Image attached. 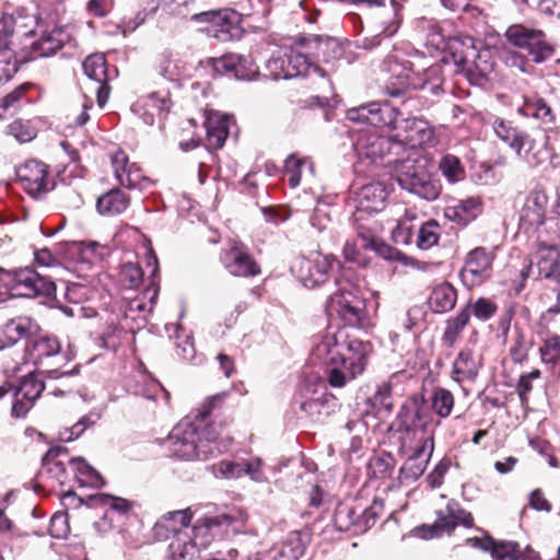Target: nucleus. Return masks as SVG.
<instances>
[{
  "label": "nucleus",
  "instance_id": "1",
  "mask_svg": "<svg viewBox=\"0 0 560 560\" xmlns=\"http://www.w3.org/2000/svg\"><path fill=\"white\" fill-rule=\"evenodd\" d=\"M225 397L226 393L209 397L196 411L173 428L167 441L174 456L185 460H208L222 453L221 443L218 441L220 432L209 418Z\"/></svg>",
  "mask_w": 560,
  "mask_h": 560
},
{
  "label": "nucleus",
  "instance_id": "2",
  "mask_svg": "<svg viewBox=\"0 0 560 560\" xmlns=\"http://www.w3.org/2000/svg\"><path fill=\"white\" fill-rule=\"evenodd\" d=\"M448 51L457 71L474 85H481L494 71L492 50L469 35L454 36L448 40Z\"/></svg>",
  "mask_w": 560,
  "mask_h": 560
},
{
  "label": "nucleus",
  "instance_id": "3",
  "mask_svg": "<svg viewBox=\"0 0 560 560\" xmlns=\"http://www.w3.org/2000/svg\"><path fill=\"white\" fill-rule=\"evenodd\" d=\"M383 70L393 74V80L386 83L384 91L388 96L400 97L410 90H419L439 95L442 92L441 68L432 66L421 73H415L402 67L396 56L388 55L383 61Z\"/></svg>",
  "mask_w": 560,
  "mask_h": 560
},
{
  "label": "nucleus",
  "instance_id": "4",
  "mask_svg": "<svg viewBox=\"0 0 560 560\" xmlns=\"http://www.w3.org/2000/svg\"><path fill=\"white\" fill-rule=\"evenodd\" d=\"M221 520L228 524L231 523L230 516L222 515L205 518L196 523L190 530L173 528L174 538L168 546L172 559H192L199 550L208 548L213 539L212 528L220 526Z\"/></svg>",
  "mask_w": 560,
  "mask_h": 560
},
{
  "label": "nucleus",
  "instance_id": "5",
  "mask_svg": "<svg viewBox=\"0 0 560 560\" xmlns=\"http://www.w3.org/2000/svg\"><path fill=\"white\" fill-rule=\"evenodd\" d=\"M345 355L341 368L335 366L327 372V382L331 387H343L365 371L369 357L373 351L371 342L352 337L345 331Z\"/></svg>",
  "mask_w": 560,
  "mask_h": 560
},
{
  "label": "nucleus",
  "instance_id": "6",
  "mask_svg": "<svg viewBox=\"0 0 560 560\" xmlns=\"http://www.w3.org/2000/svg\"><path fill=\"white\" fill-rule=\"evenodd\" d=\"M0 283L13 294L26 298L51 296L56 292V284L32 268L7 270L0 267Z\"/></svg>",
  "mask_w": 560,
  "mask_h": 560
},
{
  "label": "nucleus",
  "instance_id": "7",
  "mask_svg": "<svg viewBox=\"0 0 560 560\" xmlns=\"http://www.w3.org/2000/svg\"><path fill=\"white\" fill-rule=\"evenodd\" d=\"M384 511L383 501L374 500L370 506L362 508L353 503L342 502L334 513V523L340 532L362 534L371 528Z\"/></svg>",
  "mask_w": 560,
  "mask_h": 560
},
{
  "label": "nucleus",
  "instance_id": "8",
  "mask_svg": "<svg viewBox=\"0 0 560 560\" xmlns=\"http://www.w3.org/2000/svg\"><path fill=\"white\" fill-rule=\"evenodd\" d=\"M504 36L511 45L526 50L536 63L545 62L555 54L553 45L541 30L513 24L506 28Z\"/></svg>",
  "mask_w": 560,
  "mask_h": 560
},
{
  "label": "nucleus",
  "instance_id": "9",
  "mask_svg": "<svg viewBox=\"0 0 560 560\" xmlns=\"http://www.w3.org/2000/svg\"><path fill=\"white\" fill-rule=\"evenodd\" d=\"M396 179L402 189L423 199L435 200L440 196V183L432 178L423 164L410 160L400 162Z\"/></svg>",
  "mask_w": 560,
  "mask_h": 560
},
{
  "label": "nucleus",
  "instance_id": "10",
  "mask_svg": "<svg viewBox=\"0 0 560 560\" xmlns=\"http://www.w3.org/2000/svg\"><path fill=\"white\" fill-rule=\"evenodd\" d=\"M433 418L423 397H411L400 409L397 417V430L401 438L419 442L420 436L433 435L428 433V427Z\"/></svg>",
  "mask_w": 560,
  "mask_h": 560
},
{
  "label": "nucleus",
  "instance_id": "11",
  "mask_svg": "<svg viewBox=\"0 0 560 560\" xmlns=\"http://www.w3.org/2000/svg\"><path fill=\"white\" fill-rule=\"evenodd\" d=\"M354 150L360 158L372 163L385 160L384 163L390 165L398 162L397 156L404 150V145L398 139L381 136L375 131H364L354 142Z\"/></svg>",
  "mask_w": 560,
  "mask_h": 560
},
{
  "label": "nucleus",
  "instance_id": "12",
  "mask_svg": "<svg viewBox=\"0 0 560 560\" xmlns=\"http://www.w3.org/2000/svg\"><path fill=\"white\" fill-rule=\"evenodd\" d=\"M365 302L360 290L347 283L332 293L326 304V311L330 316L339 317L346 325L358 326L364 315Z\"/></svg>",
  "mask_w": 560,
  "mask_h": 560
},
{
  "label": "nucleus",
  "instance_id": "13",
  "mask_svg": "<svg viewBox=\"0 0 560 560\" xmlns=\"http://www.w3.org/2000/svg\"><path fill=\"white\" fill-rule=\"evenodd\" d=\"M27 352L33 362L49 378H68L74 374V370L59 371V363H62L66 357L60 353V343L57 338H39L32 346L27 347Z\"/></svg>",
  "mask_w": 560,
  "mask_h": 560
},
{
  "label": "nucleus",
  "instance_id": "14",
  "mask_svg": "<svg viewBox=\"0 0 560 560\" xmlns=\"http://www.w3.org/2000/svg\"><path fill=\"white\" fill-rule=\"evenodd\" d=\"M407 438H400V448L407 454V460L400 471L405 478L418 479L427 469L434 450L433 435L420 436L416 444Z\"/></svg>",
  "mask_w": 560,
  "mask_h": 560
},
{
  "label": "nucleus",
  "instance_id": "15",
  "mask_svg": "<svg viewBox=\"0 0 560 560\" xmlns=\"http://www.w3.org/2000/svg\"><path fill=\"white\" fill-rule=\"evenodd\" d=\"M220 261L224 269L234 277H256L260 273V266L249 254L247 246L238 241H231L220 254Z\"/></svg>",
  "mask_w": 560,
  "mask_h": 560
},
{
  "label": "nucleus",
  "instance_id": "16",
  "mask_svg": "<svg viewBox=\"0 0 560 560\" xmlns=\"http://www.w3.org/2000/svg\"><path fill=\"white\" fill-rule=\"evenodd\" d=\"M495 258L494 248L476 247L465 258L460 277L466 285L476 287L491 277L492 264Z\"/></svg>",
  "mask_w": 560,
  "mask_h": 560
},
{
  "label": "nucleus",
  "instance_id": "17",
  "mask_svg": "<svg viewBox=\"0 0 560 560\" xmlns=\"http://www.w3.org/2000/svg\"><path fill=\"white\" fill-rule=\"evenodd\" d=\"M332 264V256L324 255L320 252H312L310 255L299 258L293 269L296 270L298 277L304 287L314 288L328 279Z\"/></svg>",
  "mask_w": 560,
  "mask_h": 560
},
{
  "label": "nucleus",
  "instance_id": "18",
  "mask_svg": "<svg viewBox=\"0 0 560 560\" xmlns=\"http://www.w3.org/2000/svg\"><path fill=\"white\" fill-rule=\"evenodd\" d=\"M345 330L324 336L312 349L311 360L327 366V372L335 366L341 368L342 355H345L343 341Z\"/></svg>",
  "mask_w": 560,
  "mask_h": 560
},
{
  "label": "nucleus",
  "instance_id": "19",
  "mask_svg": "<svg viewBox=\"0 0 560 560\" xmlns=\"http://www.w3.org/2000/svg\"><path fill=\"white\" fill-rule=\"evenodd\" d=\"M347 118L355 122H366L372 126L396 127V109L387 103L371 102L350 108Z\"/></svg>",
  "mask_w": 560,
  "mask_h": 560
},
{
  "label": "nucleus",
  "instance_id": "20",
  "mask_svg": "<svg viewBox=\"0 0 560 560\" xmlns=\"http://www.w3.org/2000/svg\"><path fill=\"white\" fill-rule=\"evenodd\" d=\"M388 196L387 187L380 183H370L355 189L352 194V201L355 207L354 218L359 222L362 212L381 211Z\"/></svg>",
  "mask_w": 560,
  "mask_h": 560
},
{
  "label": "nucleus",
  "instance_id": "21",
  "mask_svg": "<svg viewBox=\"0 0 560 560\" xmlns=\"http://www.w3.org/2000/svg\"><path fill=\"white\" fill-rule=\"evenodd\" d=\"M548 197L541 187H535L526 196L520 209V226L525 231L539 228L546 219Z\"/></svg>",
  "mask_w": 560,
  "mask_h": 560
},
{
  "label": "nucleus",
  "instance_id": "22",
  "mask_svg": "<svg viewBox=\"0 0 560 560\" xmlns=\"http://www.w3.org/2000/svg\"><path fill=\"white\" fill-rule=\"evenodd\" d=\"M215 72L230 75L238 80H253L258 74V67L252 57L237 54H228L213 61Z\"/></svg>",
  "mask_w": 560,
  "mask_h": 560
},
{
  "label": "nucleus",
  "instance_id": "23",
  "mask_svg": "<svg viewBox=\"0 0 560 560\" xmlns=\"http://www.w3.org/2000/svg\"><path fill=\"white\" fill-rule=\"evenodd\" d=\"M84 74L95 84L94 91L97 96V103L103 107L109 96V85L106 59L103 54H92L82 62Z\"/></svg>",
  "mask_w": 560,
  "mask_h": 560
},
{
  "label": "nucleus",
  "instance_id": "24",
  "mask_svg": "<svg viewBox=\"0 0 560 560\" xmlns=\"http://www.w3.org/2000/svg\"><path fill=\"white\" fill-rule=\"evenodd\" d=\"M70 34L62 27H55L51 31H45L38 39L32 43L28 51V59L49 57L60 50L69 40Z\"/></svg>",
  "mask_w": 560,
  "mask_h": 560
},
{
  "label": "nucleus",
  "instance_id": "25",
  "mask_svg": "<svg viewBox=\"0 0 560 560\" xmlns=\"http://www.w3.org/2000/svg\"><path fill=\"white\" fill-rule=\"evenodd\" d=\"M474 547L490 551L494 560H532L529 552L521 550L515 541H497L492 537L469 539Z\"/></svg>",
  "mask_w": 560,
  "mask_h": 560
},
{
  "label": "nucleus",
  "instance_id": "26",
  "mask_svg": "<svg viewBox=\"0 0 560 560\" xmlns=\"http://www.w3.org/2000/svg\"><path fill=\"white\" fill-rule=\"evenodd\" d=\"M110 161L115 177L121 186L130 189L142 188V184L148 180L140 167L129 162L124 151L117 150L114 152L110 155Z\"/></svg>",
  "mask_w": 560,
  "mask_h": 560
},
{
  "label": "nucleus",
  "instance_id": "27",
  "mask_svg": "<svg viewBox=\"0 0 560 560\" xmlns=\"http://www.w3.org/2000/svg\"><path fill=\"white\" fill-rule=\"evenodd\" d=\"M231 14L224 11H201L194 12L191 20L198 23H208L207 32L219 42L232 39L234 22Z\"/></svg>",
  "mask_w": 560,
  "mask_h": 560
},
{
  "label": "nucleus",
  "instance_id": "28",
  "mask_svg": "<svg viewBox=\"0 0 560 560\" xmlns=\"http://www.w3.org/2000/svg\"><path fill=\"white\" fill-rule=\"evenodd\" d=\"M47 165L37 160H30L18 170L23 188L34 197L47 190Z\"/></svg>",
  "mask_w": 560,
  "mask_h": 560
},
{
  "label": "nucleus",
  "instance_id": "29",
  "mask_svg": "<svg viewBox=\"0 0 560 560\" xmlns=\"http://www.w3.org/2000/svg\"><path fill=\"white\" fill-rule=\"evenodd\" d=\"M396 130H405L406 135L398 139L409 144L410 147L423 145L433 141L434 132L428 126V124L421 119L411 118V119H398V113L396 112V127H393Z\"/></svg>",
  "mask_w": 560,
  "mask_h": 560
},
{
  "label": "nucleus",
  "instance_id": "30",
  "mask_svg": "<svg viewBox=\"0 0 560 560\" xmlns=\"http://www.w3.org/2000/svg\"><path fill=\"white\" fill-rule=\"evenodd\" d=\"M172 106L168 92H152L141 101V117L147 125L152 126L156 120H164Z\"/></svg>",
  "mask_w": 560,
  "mask_h": 560
},
{
  "label": "nucleus",
  "instance_id": "31",
  "mask_svg": "<svg viewBox=\"0 0 560 560\" xmlns=\"http://www.w3.org/2000/svg\"><path fill=\"white\" fill-rule=\"evenodd\" d=\"M380 32L373 36L364 37L358 47L370 50L381 45L382 35L390 37L399 28L400 20L398 16V8L395 1L392 2L390 8H384L380 12Z\"/></svg>",
  "mask_w": 560,
  "mask_h": 560
},
{
  "label": "nucleus",
  "instance_id": "32",
  "mask_svg": "<svg viewBox=\"0 0 560 560\" xmlns=\"http://www.w3.org/2000/svg\"><path fill=\"white\" fill-rule=\"evenodd\" d=\"M192 515L190 508L167 512L155 523L153 527L154 536L160 540L173 539V528L188 529Z\"/></svg>",
  "mask_w": 560,
  "mask_h": 560
},
{
  "label": "nucleus",
  "instance_id": "33",
  "mask_svg": "<svg viewBox=\"0 0 560 560\" xmlns=\"http://www.w3.org/2000/svg\"><path fill=\"white\" fill-rule=\"evenodd\" d=\"M288 58L287 67L290 72V79L295 77H318L326 85H329V80L326 79L325 71L317 65L310 61V59L302 52L294 49H285Z\"/></svg>",
  "mask_w": 560,
  "mask_h": 560
},
{
  "label": "nucleus",
  "instance_id": "34",
  "mask_svg": "<svg viewBox=\"0 0 560 560\" xmlns=\"http://www.w3.org/2000/svg\"><path fill=\"white\" fill-rule=\"evenodd\" d=\"M514 152L530 167L541 165L549 158L546 139L538 141L527 133L523 135L520 141V149H514Z\"/></svg>",
  "mask_w": 560,
  "mask_h": 560
},
{
  "label": "nucleus",
  "instance_id": "35",
  "mask_svg": "<svg viewBox=\"0 0 560 560\" xmlns=\"http://www.w3.org/2000/svg\"><path fill=\"white\" fill-rule=\"evenodd\" d=\"M482 211V201L479 197H468L459 200L456 205L448 206L444 210V215L450 221L459 225H467L474 221Z\"/></svg>",
  "mask_w": 560,
  "mask_h": 560
},
{
  "label": "nucleus",
  "instance_id": "36",
  "mask_svg": "<svg viewBox=\"0 0 560 560\" xmlns=\"http://www.w3.org/2000/svg\"><path fill=\"white\" fill-rule=\"evenodd\" d=\"M159 289L155 285L148 288L143 293L126 299L124 304V312L126 317L131 319L142 318L145 319L147 315L150 314L154 307Z\"/></svg>",
  "mask_w": 560,
  "mask_h": 560
},
{
  "label": "nucleus",
  "instance_id": "37",
  "mask_svg": "<svg viewBox=\"0 0 560 560\" xmlns=\"http://www.w3.org/2000/svg\"><path fill=\"white\" fill-rule=\"evenodd\" d=\"M479 362L475 359L470 349H463L456 355L451 377L458 384L464 382H474L479 372Z\"/></svg>",
  "mask_w": 560,
  "mask_h": 560
},
{
  "label": "nucleus",
  "instance_id": "38",
  "mask_svg": "<svg viewBox=\"0 0 560 560\" xmlns=\"http://www.w3.org/2000/svg\"><path fill=\"white\" fill-rule=\"evenodd\" d=\"M457 301V291L448 282L436 284L428 299V305L433 313L442 314L452 311Z\"/></svg>",
  "mask_w": 560,
  "mask_h": 560
},
{
  "label": "nucleus",
  "instance_id": "39",
  "mask_svg": "<svg viewBox=\"0 0 560 560\" xmlns=\"http://www.w3.org/2000/svg\"><path fill=\"white\" fill-rule=\"evenodd\" d=\"M537 278H545L559 281L560 279V255L556 247H540L537 252Z\"/></svg>",
  "mask_w": 560,
  "mask_h": 560
},
{
  "label": "nucleus",
  "instance_id": "40",
  "mask_svg": "<svg viewBox=\"0 0 560 560\" xmlns=\"http://www.w3.org/2000/svg\"><path fill=\"white\" fill-rule=\"evenodd\" d=\"M229 117L218 113L210 114L206 119L207 145L221 149L229 136Z\"/></svg>",
  "mask_w": 560,
  "mask_h": 560
},
{
  "label": "nucleus",
  "instance_id": "41",
  "mask_svg": "<svg viewBox=\"0 0 560 560\" xmlns=\"http://www.w3.org/2000/svg\"><path fill=\"white\" fill-rule=\"evenodd\" d=\"M130 203V198L118 188L110 189L98 197L97 211L103 215H117L122 213Z\"/></svg>",
  "mask_w": 560,
  "mask_h": 560
},
{
  "label": "nucleus",
  "instance_id": "42",
  "mask_svg": "<svg viewBox=\"0 0 560 560\" xmlns=\"http://www.w3.org/2000/svg\"><path fill=\"white\" fill-rule=\"evenodd\" d=\"M518 113L525 117H532L544 124H552L556 116L547 102L537 95L525 96L523 105L518 108Z\"/></svg>",
  "mask_w": 560,
  "mask_h": 560
},
{
  "label": "nucleus",
  "instance_id": "43",
  "mask_svg": "<svg viewBox=\"0 0 560 560\" xmlns=\"http://www.w3.org/2000/svg\"><path fill=\"white\" fill-rule=\"evenodd\" d=\"M457 525V509L455 503H448L445 510L438 512L435 523L429 527H422L424 538H433L443 533H451Z\"/></svg>",
  "mask_w": 560,
  "mask_h": 560
},
{
  "label": "nucleus",
  "instance_id": "44",
  "mask_svg": "<svg viewBox=\"0 0 560 560\" xmlns=\"http://www.w3.org/2000/svg\"><path fill=\"white\" fill-rule=\"evenodd\" d=\"M37 330V325L26 316H20L9 320L4 326L5 337L11 343L27 338Z\"/></svg>",
  "mask_w": 560,
  "mask_h": 560
},
{
  "label": "nucleus",
  "instance_id": "45",
  "mask_svg": "<svg viewBox=\"0 0 560 560\" xmlns=\"http://www.w3.org/2000/svg\"><path fill=\"white\" fill-rule=\"evenodd\" d=\"M470 312L468 307L460 310L454 317L446 320L445 330L443 334V342L451 347L460 336L464 328L469 323Z\"/></svg>",
  "mask_w": 560,
  "mask_h": 560
},
{
  "label": "nucleus",
  "instance_id": "46",
  "mask_svg": "<svg viewBox=\"0 0 560 560\" xmlns=\"http://www.w3.org/2000/svg\"><path fill=\"white\" fill-rule=\"evenodd\" d=\"M305 551L304 544L299 533L288 535L287 539L278 548L272 560H299Z\"/></svg>",
  "mask_w": 560,
  "mask_h": 560
},
{
  "label": "nucleus",
  "instance_id": "47",
  "mask_svg": "<svg viewBox=\"0 0 560 560\" xmlns=\"http://www.w3.org/2000/svg\"><path fill=\"white\" fill-rule=\"evenodd\" d=\"M305 166H307L310 173L313 174L314 166L307 158L299 156L296 153H292L287 158L284 162V173L289 176V184L292 188L300 185Z\"/></svg>",
  "mask_w": 560,
  "mask_h": 560
},
{
  "label": "nucleus",
  "instance_id": "48",
  "mask_svg": "<svg viewBox=\"0 0 560 560\" xmlns=\"http://www.w3.org/2000/svg\"><path fill=\"white\" fill-rule=\"evenodd\" d=\"M70 464L74 467L77 479L83 486L101 488L104 486V480L100 472L90 466L83 458H71Z\"/></svg>",
  "mask_w": 560,
  "mask_h": 560
},
{
  "label": "nucleus",
  "instance_id": "49",
  "mask_svg": "<svg viewBox=\"0 0 560 560\" xmlns=\"http://www.w3.org/2000/svg\"><path fill=\"white\" fill-rule=\"evenodd\" d=\"M492 128L497 137L505 142L512 150L520 149L521 138L525 132L514 128L510 121L502 118H495Z\"/></svg>",
  "mask_w": 560,
  "mask_h": 560
},
{
  "label": "nucleus",
  "instance_id": "50",
  "mask_svg": "<svg viewBox=\"0 0 560 560\" xmlns=\"http://www.w3.org/2000/svg\"><path fill=\"white\" fill-rule=\"evenodd\" d=\"M439 171L450 184L463 180L466 174L460 160L453 154H445L440 160Z\"/></svg>",
  "mask_w": 560,
  "mask_h": 560
},
{
  "label": "nucleus",
  "instance_id": "51",
  "mask_svg": "<svg viewBox=\"0 0 560 560\" xmlns=\"http://www.w3.org/2000/svg\"><path fill=\"white\" fill-rule=\"evenodd\" d=\"M441 235V228L434 220H429L423 223L417 234V247L420 249H429L436 245Z\"/></svg>",
  "mask_w": 560,
  "mask_h": 560
},
{
  "label": "nucleus",
  "instance_id": "52",
  "mask_svg": "<svg viewBox=\"0 0 560 560\" xmlns=\"http://www.w3.org/2000/svg\"><path fill=\"white\" fill-rule=\"evenodd\" d=\"M416 212L405 210V217L399 219L396 226L392 230V237L396 244L407 245L411 242L412 225L410 223L416 220Z\"/></svg>",
  "mask_w": 560,
  "mask_h": 560
},
{
  "label": "nucleus",
  "instance_id": "53",
  "mask_svg": "<svg viewBox=\"0 0 560 560\" xmlns=\"http://www.w3.org/2000/svg\"><path fill=\"white\" fill-rule=\"evenodd\" d=\"M45 388L42 380L33 373L27 374L22 378L19 388L15 390V396H21L25 400L35 401Z\"/></svg>",
  "mask_w": 560,
  "mask_h": 560
},
{
  "label": "nucleus",
  "instance_id": "54",
  "mask_svg": "<svg viewBox=\"0 0 560 560\" xmlns=\"http://www.w3.org/2000/svg\"><path fill=\"white\" fill-rule=\"evenodd\" d=\"M454 407V396L445 388L439 387L434 390L432 397V408L441 418H446L451 415Z\"/></svg>",
  "mask_w": 560,
  "mask_h": 560
},
{
  "label": "nucleus",
  "instance_id": "55",
  "mask_svg": "<svg viewBox=\"0 0 560 560\" xmlns=\"http://www.w3.org/2000/svg\"><path fill=\"white\" fill-rule=\"evenodd\" d=\"M163 10L179 18H190L197 11L196 0H161Z\"/></svg>",
  "mask_w": 560,
  "mask_h": 560
},
{
  "label": "nucleus",
  "instance_id": "56",
  "mask_svg": "<svg viewBox=\"0 0 560 560\" xmlns=\"http://www.w3.org/2000/svg\"><path fill=\"white\" fill-rule=\"evenodd\" d=\"M285 49L277 51L267 60L266 69L273 80L290 79Z\"/></svg>",
  "mask_w": 560,
  "mask_h": 560
},
{
  "label": "nucleus",
  "instance_id": "57",
  "mask_svg": "<svg viewBox=\"0 0 560 560\" xmlns=\"http://www.w3.org/2000/svg\"><path fill=\"white\" fill-rule=\"evenodd\" d=\"M317 56L322 57L325 62H329L342 57L343 49L340 43L332 37H326L317 40Z\"/></svg>",
  "mask_w": 560,
  "mask_h": 560
},
{
  "label": "nucleus",
  "instance_id": "58",
  "mask_svg": "<svg viewBox=\"0 0 560 560\" xmlns=\"http://www.w3.org/2000/svg\"><path fill=\"white\" fill-rule=\"evenodd\" d=\"M28 85L22 84L1 100L0 119H4L8 113L13 114L19 108L21 101L25 97Z\"/></svg>",
  "mask_w": 560,
  "mask_h": 560
},
{
  "label": "nucleus",
  "instance_id": "59",
  "mask_svg": "<svg viewBox=\"0 0 560 560\" xmlns=\"http://www.w3.org/2000/svg\"><path fill=\"white\" fill-rule=\"evenodd\" d=\"M8 133L24 143L33 140L37 131L30 121L15 120L8 126Z\"/></svg>",
  "mask_w": 560,
  "mask_h": 560
},
{
  "label": "nucleus",
  "instance_id": "60",
  "mask_svg": "<svg viewBox=\"0 0 560 560\" xmlns=\"http://www.w3.org/2000/svg\"><path fill=\"white\" fill-rule=\"evenodd\" d=\"M370 249L373 250V247H361L360 242L355 238L348 240L343 247V256L348 261H352L358 265H365V252Z\"/></svg>",
  "mask_w": 560,
  "mask_h": 560
},
{
  "label": "nucleus",
  "instance_id": "61",
  "mask_svg": "<svg viewBox=\"0 0 560 560\" xmlns=\"http://www.w3.org/2000/svg\"><path fill=\"white\" fill-rule=\"evenodd\" d=\"M541 360L555 365L560 360V336H552L544 341L540 348Z\"/></svg>",
  "mask_w": 560,
  "mask_h": 560
},
{
  "label": "nucleus",
  "instance_id": "62",
  "mask_svg": "<svg viewBox=\"0 0 560 560\" xmlns=\"http://www.w3.org/2000/svg\"><path fill=\"white\" fill-rule=\"evenodd\" d=\"M467 307H470V314L472 313L474 316L480 320H488L498 311V306L493 302L485 298H479Z\"/></svg>",
  "mask_w": 560,
  "mask_h": 560
},
{
  "label": "nucleus",
  "instance_id": "63",
  "mask_svg": "<svg viewBox=\"0 0 560 560\" xmlns=\"http://www.w3.org/2000/svg\"><path fill=\"white\" fill-rule=\"evenodd\" d=\"M529 342L521 330H516L510 355L514 363H522L527 359Z\"/></svg>",
  "mask_w": 560,
  "mask_h": 560
},
{
  "label": "nucleus",
  "instance_id": "64",
  "mask_svg": "<svg viewBox=\"0 0 560 560\" xmlns=\"http://www.w3.org/2000/svg\"><path fill=\"white\" fill-rule=\"evenodd\" d=\"M121 281L130 289L137 288L143 277L141 268L132 262L125 264L120 271Z\"/></svg>",
  "mask_w": 560,
  "mask_h": 560
}]
</instances>
